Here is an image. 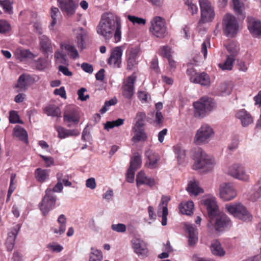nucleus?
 <instances>
[{"instance_id": "412c9836", "label": "nucleus", "mask_w": 261, "mask_h": 261, "mask_svg": "<svg viewBox=\"0 0 261 261\" xmlns=\"http://www.w3.org/2000/svg\"><path fill=\"white\" fill-rule=\"evenodd\" d=\"M145 155L147 158L146 162V166L150 169H155L158 166V162L160 160V156L158 153L152 150H147Z\"/></svg>"}, {"instance_id": "4d7b16f0", "label": "nucleus", "mask_w": 261, "mask_h": 261, "mask_svg": "<svg viewBox=\"0 0 261 261\" xmlns=\"http://www.w3.org/2000/svg\"><path fill=\"white\" fill-rule=\"evenodd\" d=\"M0 5L7 12L11 13L12 7L10 0L0 1Z\"/></svg>"}, {"instance_id": "2eb2a0df", "label": "nucleus", "mask_w": 261, "mask_h": 261, "mask_svg": "<svg viewBox=\"0 0 261 261\" xmlns=\"http://www.w3.org/2000/svg\"><path fill=\"white\" fill-rule=\"evenodd\" d=\"M132 248L134 251L138 255L142 257L147 256L148 249L147 244L143 240L134 238L132 241Z\"/></svg>"}, {"instance_id": "49530a36", "label": "nucleus", "mask_w": 261, "mask_h": 261, "mask_svg": "<svg viewBox=\"0 0 261 261\" xmlns=\"http://www.w3.org/2000/svg\"><path fill=\"white\" fill-rule=\"evenodd\" d=\"M146 118V114L143 112H139L136 114V122L134 126L144 127L145 126L144 121Z\"/></svg>"}, {"instance_id": "c756f323", "label": "nucleus", "mask_w": 261, "mask_h": 261, "mask_svg": "<svg viewBox=\"0 0 261 261\" xmlns=\"http://www.w3.org/2000/svg\"><path fill=\"white\" fill-rule=\"evenodd\" d=\"M210 249L212 253L216 256H223L225 252L221 246V244L217 240H214L211 245Z\"/></svg>"}, {"instance_id": "a18cd8bd", "label": "nucleus", "mask_w": 261, "mask_h": 261, "mask_svg": "<svg viewBox=\"0 0 261 261\" xmlns=\"http://www.w3.org/2000/svg\"><path fill=\"white\" fill-rule=\"evenodd\" d=\"M39 42L41 49L53 48L50 39L45 35H41L39 37Z\"/></svg>"}, {"instance_id": "c85d7f7f", "label": "nucleus", "mask_w": 261, "mask_h": 261, "mask_svg": "<svg viewBox=\"0 0 261 261\" xmlns=\"http://www.w3.org/2000/svg\"><path fill=\"white\" fill-rule=\"evenodd\" d=\"M233 9L239 18L244 19L246 17L245 6L244 3L240 0H232Z\"/></svg>"}, {"instance_id": "9d476101", "label": "nucleus", "mask_w": 261, "mask_h": 261, "mask_svg": "<svg viewBox=\"0 0 261 261\" xmlns=\"http://www.w3.org/2000/svg\"><path fill=\"white\" fill-rule=\"evenodd\" d=\"M212 128L206 124H204L197 130L194 137V142L196 144L207 143L214 135Z\"/></svg>"}, {"instance_id": "e433bc0d", "label": "nucleus", "mask_w": 261, "mask_h": 261, "mask_svg": "<svg viewBox=\"0 0 261 261\" xmlns=\"http://www.w3.org/2000/svg\"><path fill=\"white\" fill-rule=\"evenodd\" d=\"M55 59L56 64H63L65 65H68V61L67 60V54L64 53L63 51V50H57L55 53Z\"/></svg>"}, {"instance_id": "774afa93", "label": "nucleus", "mask_w": 261, "mask_h": 261, "mask_svg": "<svg viewBox=\"0 0 261 261\" xmlns=\"http://www.w3.org/2000/svg\"><path fill=\"white\" fill-rule=\"evenodd\" d=\"M226 49H236L238 47V44L234 40H228L224 44Z\"/></svg>"}, {"instance_id": "bf43d9fd", "label": "nucleus", "mask_w": 261, "mask_h": 261, "mask_svg": "<svg viewBox=\"0 0 261 261\" xmlns=\"http://www.w3.org/2000/svg\"><path fill=\"white\" fill-rule=\"evenodd\" d=\"M61 175H62L60 174H57L56 176L58 182L57 184L55 186L54 188L51 189L53 193H54V192H61L63 190V185L62 183L61 182L60 178Z\"/></svg>"}, {"instance_id": "393cba45", "label": "nucleus", "mask_w": 261, "mask_h": 261, "mask_svg": "<svg viewBox=\"0 0 261 261\" xmlns=\"http://www.w3.org/2000/svg\"><path fill=\"white\" fill-rule=\"evenodd\" d=\"M132 130L135 135L132 138V141L134 142H139L140 141H145L147 139V135L144 127H139L133 126Z\"/></svg>"}, {"instance_id": "f704fd0d", "label": "nucleus", "mask_w": 261, "mask_h": 261, "mask_svg": "<svg viewBox=\"0 0 261 261\" xmlns=\"http://www.w3.org/2000/svg\"><path fill=\"white\" fill-rule=\"evenodd\" d=\"M160 54L164 58L167 59L170 71H174L176 68L177 63L172 58L171 50H161Z\"/></svg>"}, {"instance_id": "79ce46f5", "label": "nucleus", "mask_w": 261, "mask_h": 261, "mask_svg": "<svg viewBox=\"0 0 261 261\" xmlns=\"http://www.w3.org/2000/svg\"><path fill=\"white\" fill-rule=\"evenodd\" d=\"M173 149L174 153L177 155L178 162L182 163L186 156L185 150L179 144L174 146Z\"/></svg>"}, {"instance_id": "b1692460", "label": "nucleus", "mask_w": 261, "mask_h": 261, "mask_svg": "<svg viewBox=\"0 0 261 261\" xmlns=\"http://www.w3.org/2000/svg\"><path fill=\"white\" fill-rule=\"evenodd\" d=\"M19 229L20 226L17 225L16 228H14L11 232L8 233L5 243L8 251H11L14 248L15 239Z\"/></svg>"}, {"instance_id": "69168bd1", "label": "nucleus", "mask_w": 261, "mask_h": 261, "mask_svg": "<svg viewBox=\"0 0 261 261\" xmlns=\"http://www.w3.org/2000/svg\"><path fill=\"white\" fill-rule=\"evenodd\" d=\"M47 248L50 250H51L53 252H61L63 248V247L59 244H48L47 246Z\"/></svg>"}, {"instance_id": "4468645a", "label": "nucleus", "mask_w": 261, "mask_h": 261, "mask_svg": "<svg viewBox=\"0 0 261 261\" xmlns=\"http://www.w3.org/2000/svg\"><path fill=\"white\" fill-rule=\"evenodd\" d=\"M228 173L231 176L243 181H247L249 178V175L246 172L244 167L239 164L231 166L229 168Z\"/></svg>"}, {"instance_id": "e2e57ef3", "label": "nucleus", "mask_w": 261, "mask_h": 261, "mask_svg": "<svg viewBox=\"0 0 261 261\" xmlns=\"http://www.w3.org/2000/svg\"><path fill=\"white\" fill-rule=\"evenodd\" d=\"M57 174L62 175L60 178V181L62 184H64L65 186L70 187L72 185V183L69 181V176L68 175H64L62 172H58Z\"/></svg>"}, {"instance_id": "cd10ccee", "label": "nucleus", "mask_w": 261, "mask_h": 261, "mask_svg": "<svg viewBox=\"0 0 261 261\" xmlns=\"http://www.w3.org/2000/svg\"><path fill=\"white\" fill-rule=\"evenodd\" d=\"M49 173V170L38 168L35 171L34 175L38 182L43 183L48 179Z\"/></svg>"}, {"instance_id": "7ed1b4c3", "label": "nucleus", "mask_w": 261, "mask_h": 261, "mask_svg": "<svg viewBox=\"0 0 261 261\" xmlns=\"http://www.w3.org/2000/svg\"><path fill=\"white\" fill-rule=\"evenodd\" d=\"M208 221V227L212 226L217 231H222L231 225L229 218L225 214L220 212L210 217Z\"/></svg>"}, {"instance_id": "680f3d73", "label": "nucleus", "mask_w": 261, "mask_h": 261, "mask_svg": "<svg viewBox=\"0 0 261 261\" xmlns=\"http://www.w3.org/2000/svg\"><path fill=\"white\" fill-rule=\"evenodd\" d=\"M111 228L117 232H124L126 231V226L121 223H119L117 224H113L111 226Z\"/></svg>"}, {"instance_id": "3c124183", "label": "nucleus", "mask_w": 261, "mask_h": 261, "mask_svg": "<svg viewBox=\"0 0 261 261\" xmlns=\"http://www.w3.org/2000/svg\"><path fill=\"white\" fill-rule=\"evenodd\" d=\"M9 122L11 123H22V121L20 120L18 113L14 110H12L9 112Z\"/></svg>"}, {"instance_id": "6ab92c4d", "label": "nucleus", "mask_w": 261, "mask_h": 261, "mask_svg": "<svg viewBox=\"0 0 261 261\" xmlns=\"http://www.w3.org/2000/svg\"><path fill=\"white\" fill-rule=\"evenodd\" d=\"M201 203L206 207L208 218L220 212L215 198L213 197L206 198L202 200Z\"/></svg>"}, {"instance_id": "4be33fe9", "label": "nucleus", "mask_w": 261, "mask_h": 261, "mask_svg": "<svg viewBox=\"0 0 261 261\" xmlns=\"http://www.w3.org/2000/svg\"><path fill=\"white\" fill-rule=\"evenodd\" d=\"M229 55L227 56L226 61L219 64V67L223 70H231L232 69L233 65L238 54L237 50H228Z\"/></svg>"}, {"instance_id": "5fc2aeb1", "label": "nucleus", "mask_w": 261, "mask_h": 261, "mask_svg": "<svg viewBox=\"0 0 261 261\" xmlns=\"http://www.w3.org/2000/svg\"><path fill=\"white\" fill-rule=\"evenodd\" d=\"M58 132V137L62 139L68 137V129L63 126H58L56 127Z\"/></svg>"}, {"instance_id": "052dcab7", "label": "nucleus", "mask_w": 261, "mask_h": 261, "mask_svg": "<svg viewBox=\"0 0 261 261\" xmlns=\"http://www.w3.org/2000/svg\"><path fill=\"white\" fill-rule=\"evenodd\" d=\"M127 18L134 24H144L146 22L145 19L135 16L128 15Z\"/></svg>"}, {"instance_id": "a878e982", "label": "nucleus", "mask_w": 261, "mask_h": 261, "mask_svg": "<svg viewBox=\"0 0 261 261\" xmlns=\"http://www.w3.org/2000/svg\"><path fill=\"white\" fill-rule=\"evenodd\" d=\"M188 233V244L190 246H194L198 241V232L196 228L191 225H186Z\"/></svg>"}, {"instance_id": "37998d69", "label": "nucleus", "mask_w": 261, "mask_h": 261, "mask_svg": "<svg viewBox=\"0 0 261 261\" xmlns=\"http://www.w3.org/2000/svg\"><path fill=\"white\" fill-rule=\"evenodd\" d=\"M91 252L90 254L89 261H102L103 255L101 251L91 248Z\"/></svg>"}, {"instance_id": "c9c22d12", "label": "nucleus", "mask_w": 261, "mask_h": 261, "mask_svg": "<svg viewBox=\"0 0 261 261\" xmlns=\"http://www.w3.org/2000/svg\"><path fill=\"white\" fill-rule=\"evenodd\" d=\"M194 206L193 202L189 201L186 203H181L179 204V208L182 214L191 215L193 213Z\"/></svg>"}, {"instance_id": "473e14b6", "label": "nucleus", "mask_w": 261, "mask_h": 261, "mask_svg": "<svg viewBox=\"0 0 261 261\" xmlns=\"http://www.w3.org/2000/svg\"><path fill=\"white\" fill-rule=\"evenodd\" d=\"M43 111L48 116L53 117H61V112L60 108L55 105H50L43 108Z\"/></svg>"}, {"instance_id": "0e129e2a", "label": "nucleus", "mask_w": 261, "mask_h": 261, "mask_svg": "<svg viewBox=\"0 0 261 261\" xmlns=\"http://www.w3.org/2000/svg\"><path fill=\"white\" fill-rule=\"evenodd\" d=\"M136 170L128 168L126 174V180L130 183L133 182L134 180L135 172Z\"/></svg>"}, {"instance_id": "f03ea898", "label": "nucleus", "mask_w": 261, "mask_h": 261, "mask_svg": "<svg viewBox=\"0 0 261 261\" xmlns=\"http://www.w3.org/2000/svg\"><path fill=\"white\" fill-rule=\"evenodd\" d=\"M194 156L196 160L193 165L194 169H204L205 171H209L213 168L215 164L214 160L201 148H198L196 150Z\"/></svg>"}, {"instance_id": "a211bd4d", "label": "nucleus", "mask_w": 261, "mask_h": 261, "mask_svg": "<svg viewBox=\"0 0 261 261\" xmlns=\"http://www.w3.org/2000/svg\"><path fill=\"white\" fill-rule=\"evenodd\" d=\"M220 197L224 201H229L237 196V193L233 187L230 184L222 185L220 189Z\"/></svg>"}, {"instance_id": "39448f33", "label": "nucleus", "mask_w": 261, "mask_h": 261, "mask_svg": "<svg viewBox=\"0 0 261 261\" xmlns=\"http://www.w3.org/2000/svg\"><path fill=\"white\" fill-rule=\"evenodd\" d=\"M225 208L228 213L239 219L243 221L251 220L250 214L246 208L240 203L226 204Z\"/></svg>"}, {"instance_id": "13d9d810", "label": "nucleus", "mask_w": 261, "mask_h": 261, "mask_svg": "<svg viewBox=\"0 0 261 261\" xmlns=\"http://www.w3.org/2000/svg\"><path fill=\"white\" fill-rule=\"evenodd\" d=\"M147 178V177L145 176V174L143 172H139L137 174L136 176V182L137 186H139L141 185L144 184Z\"/></svg>"}, {"instance_id": "ddd939ff", "label": "nucleus", "mask_w": 261, "mask_h": 261, "mask_svg": "<svg viewBox=\"0 0 261 261\" xmlns=\"http://www.w3.org/2000/svg\"><path fill=\"white\" fill-rule=\"evenodd\" d=\"M136 77L134 75L128 76L123 82L122 90L123 96L127 99H131L134 94L135 83Z\"/></svg>"}, {"instance_id": "2f4dec72", "label": "nucleus", "mask_w": 261, "mask_h": 261, "mask_svg": "<svg viewBox=\"0 0 261 261\" xmlns=\"http://www.w3.org/2000/svg\"><path fill=\"white\" fill-rule=\"evenodd\" d=\"M14 135L20 141L28 144V136L27 131L22 127L16 126L14 128Z\"/></svg>"}, {"instance_id": "8fccbe9b", "label": "nucleus", "mask_w": 261, "mask_h": 261, "mask_svg": "<svg viewBox=\"0 0 261 261\" xmlns=\"http://www.w3.org/2000/svg\"><path fill=\"white\" fill-rule=\"evenodd\" d=\"M171 197L170 196L163 195L161 198V202L159 206L158 215H159L160 210H164V208L168 210V204L170 200Z\"/></svg>"}, {"instance_id": "ea45409f", "label": "nucleus", "mask_w": 261, "mask_h": 261, "mask_svg": "<svg viewBox=\"0 0 261 261\" xmlns=\"http://www.w3.org/2000/svg\"><path fill=\"white\" fill-rule=\"evenodd\" d=\"M79 30L80 32L78 33L77 37L78 47L80 49H84L86 47L84 45V41L87 37V32L81 27L79 28Z\"/></svg>"}, {"instance_id": "20e7f679", "label": "nucleus", "mask_w": 261, "mask_h": 261, "mask_svg": "<svg viewBox=\"0 0 261 261\" xmlns=\"http://www.w3.org/2000/svg\"><path fill=\"white\" fill-rule=\"evenodd\" d=\"M222 24L224 33L227 37H234L239 32V22L231 14L227 13L224 16Z\"/></svg>"}, {"instance_id": "09e8293b", "label": "nucleus", "mask_w": 261, "mask_h": 261, "mask_svg": "<svg viewBox=\"0 0 261 261\" xmlns=\"http://www.w3.org/2000/svg\"><path fill=\"white\" fill-rule=\"evenodd\" d=\"M11 27L10 23L4 19H0V33L6 34L10 32Z\"/></svg>"}, {"instance_id": "9b49d317", "label": "nucleus", "mask_w": 261, "mask_h": 261, "mask_svg": "<svg viewBox=\"0 0 261 261\" xmlns=\"http://www.w3.org/2000/svg\"><path fill=\"white\" fill-rule=\"evenodd\" d=\"M150 31L158 38H164L167 34L164 19L160 16L155 17L151 21Z\"/></svg>"}, {"instance_id": "dca6fc26", "label": "nucleus", "mask_w": 261, "mask_h": 261, "mask_svg": "<svg viewBox=\"0 0 261 261\" xmlns=\"http://www.w3.org/2000/svg\"><path fill=\"white\" fill-rule=\"evenodd\" d=\"M247 21L251 34L254 37L261 38V21L252 17H248Z\"/></svg>"}, {"instance_id": "7c9ffc66", "label": "nucleus", "mask_w": 261, "mask_h": 261, "mask_svg": "<svg viewBox=\"0 0 261 261\" xmlns=\"http://www.w3.org/2000/svg\"><path fill=\"white\" fill-rule=\"evenodd\" d=\"M15 56L20 61H23L28 59H33L37 56L36 55L30 52V50H15Z\"/></svg>"}, {"instance_id": "603ef678", "label": "nucleus", "mask_w": 261, "mask_h": 261, "mask_svg": "<svg viewBox=\"0 0 261 261\" xmlns=\"http://www.w3.org/2000/svg\"><path fill=\"white\" fill-rule=\"evenodd\" d=\"M117 99L116 97L111 99L109 100L106 101L105 102L104 106L100 110L101 113L103 114L106 112L108 110L110 106H114L117 103Z\"/></svg>"}, {"instance_id": "58836bf2", "label": "nucleus", "mask_w": 261, "mask_h": 261, "mask_svg": "<svg viewBox=\"0 0 261 261\" xmlns=\"http://www.w3.org/2000/svg\"><path fill=\"white\" fill-rule=\"evenodd\" d=\"M187 190L191 194H194L195 195L203 193V189L200 188L195 181H190L187 188Z\"/></svg>"}, {"instance_id": "4c0bfd02", "label": "nucleus", "mask_w": 261, "mask_h": 261, "mask_svg": "<svg viewBox=\"0 0 261 261\" xmlns=\"http://www.w3.org/2000/svg\"><path fill=\"white\" fill-rule=\"evenodd\" d=\"M58 222L60 224L59 229L54 228L52 230L55 233H59L62 234L64 233L66 230V218L64 215L61 214L58 219Z\"/></svg>"}, {"instance_id": "0eeeda50", "label": "nucleus", "mask_w": 261, "mask_h": 261, "mask_svg": "<svg viewBox=\"0 0 261 261\" xmlns=\"http://www.w3.org/2000/svg\"><path fill=\"white\" fill-rule=\"evenodd\" d=\"M187 74L190 77V81L194 84H199L203 86H208L211 81L209 75L205 72H197L193 67H189L186 71Z\"/></svg>"}, {"instance_id": "f257e3e1", "label": "nucleus", "mask_w": 261, "mask_h": 261, "mask_svg": "<svg viewBox=\"0 0 261 261\" xmlns=\"http://www.w3.org/2000/svg\"><path fill=\"white\" fill-rule=\"evenodd\" d=\"M121 24L120 19L117 16L109 14L107 16H102L99 24L97 27V32L106 39H109L114 33L115 42H118L121 39Z\"/></svg>"}, {"instance_id": "72a5a7b5", "label": "nucleus", "mask_w": 261, "mask_h": 261, "mask_svg": "<svg viewBox=\"0 0 261 261\" xmlns=\"http://www.w3.org/2000/svg\"><path fill=\"white\" fill-rule=\"evenodd\" d=\"M232 84L231 82H224L218 88V94L220 95H227L231 93L232 90Z\"/></svg>"}, {"instance_id": "c03bdc74", "label": "nucleus", "mask_w": 261, "mask_h": 261, "mask_svg": "<svg viewBox=\"0 0 261 261\" xmlns=\"http://www.w3.org/2000/svg\"><path fill=\"white\" fill-rule=\"evenodd\" d=\"M61 15L60 12L58 8L53 7L51 8L50 16L52 21L50 27L53 28L57 23L59 17Z\"/></svg>"}, {"instance_id": "423d86ee", "label": "nucleus", "mask_w": 261, "mask_h": 261, "mask_svg": "<svg viewBox=\"0 0 261 261\" xmlns=\"http://www.w3.org/2000/svg\"><path fill=\"white\" fill-rule=\"evenodd\" d=\"M63 117L64 122L68 127L76 125L80 120V115L77 108L72 105L65 108Z\"/></svg>"}, {"instance_id": "338daca9", "label": "nucleus", "mask_w": 261, "mask_h": 261, "mask_svg": "<svg viewBox=\"0 0 261 261\" xmlns=\"http://www.w3.org/2000/svg\"><path fill=\"white\" fill-rule=\"evenodd\" d=\"M40 156L42 159L45 163V166L47 167H49L54 164V160L51 156H46L43 155H40Z\"/></svg>"}, {"instance_id": "f8f14e48", "label": "nucleus", "mask_w": 261, "mask_h": 261, "mask_svg": "<svg viewBox=\"0 0 261 261\" xmlns=\"http://www.w3.org/2000/svg\"><path fill=\"white\" fill-rule=\"evenodd\" d=\"M195 109L194 116L197 118L204 117L206 113L212 110L213 106L207 98H201L198 101L193 103Z\"/></svg>"}, {"instance_id": "6e6d98bb", "label": "nucleus", "mask_w": 261, "mask_h": 261, "mask_svg": "<svg viewBox=\"0 0 261 261\" xmlns=\"http://www.w3.org/2000/svg\"><path fill=\"white\" fill-rule=\"evenodd\" d=\"M254 190L255 192L253 200H256L261 197V178L258 181L257 184L255 185Z\"/></svg>"}, {"instance_id": "aec40b11", "label": "nucleus", "mask_w": 261, "mask_h": 261, "mask_svg": "<svg viewBox=\"0 0 261 261\" xmlns=\"http://www.w3.org/2000/svg\"><path fill=\"white\" fill-rule=\"evenodd\" d=\"M34 82L31 76L28 74H22L18 78L15 88H17V92L25 91L29 85Z\"/></svg>"}, {"instance_id": "1a4fd4ad", "label": "nucleus", "mask_w": 261, "mask_h": 261, "mask_svg": "<svg viewBox=\"0 0 261 261\" xmlns=\"http://www.w3.org/2000/svg\"><path fill=\"white\" fill-rule=\"evenodd\" d=\"M56 201V196L53 193L51 189H47L45 192V195L39 204L40 210L44 216H46L55 207Z\"/></svg>"}, {"instance_id": "6e6552de", "label": "nucleus", "mask_w": 261, "mask_h": 261, "mask_svg": "<svg viewBox=\"0 0 261 261\" xmlns=\"http://www.w3.org/2000/svg\"><path fill=\"white\" fill-rule=\"evenodd\" d=\"M199 3L201 10V18L198 23L211 22L215 15L211 3L208 0H199Z\"/></svg>"}, {"instance_id": "5701e85b", "label": "nucleus", "mask_w": 261, "mask_h": 261, "mask_svg": "<svg viewBox=\"0 0 261 261\" xmlns=\"http://www.w3.org/2000/svg\"><path fill=\"white\" fill-rule=\"evenodd\" d=\"M236 117L240 120L244 127L248 126L253 122V118L251 114L244 109L238 110L236 113Z\"/></svg>"}, {"instance_id": "de8ad7c7", "label": "nucleus", "mask_w": 261, "mask_h": 261, "mask_svg": "<svg viewBox=\"0 0 261 261\" xmlns=\"http://www.w3.org/2000/svg\"><path fill=\"white\" fill-rule=\"evenodd\" d=\"M124 123V119L119 118L112 121H108L105 125V129L109 130L114 127H118L122 125Z\"/></svg>"}, {"instance_id": "bb28decb", "label": "nucleus", "mask_w": 261, "mask_h": 261, "mask_svg": "<svg viewBox=\"0 0 261 261\" xmlns=\"http://www.w3.org/2000/svg\"><path fill=\"white\" fill-rule=\"evenodd\" d=\"M122 50H113L108 60V64L113 65L114 67H119L121 63Z\"/></svg>"}, {"instance_id": "a19ab883", "label": "nucleus", "mask_w": 261, "mask_h": 261, "mask_svg": "<svg viewBox=\"0 0 261 261\" xmlns=\"http://www.w3.org/2000/svg\"><path fill=\"white\" fill-rule=\"evenodd\" d=\"M141 157L139 153H136L134 156L132 158L129 168L137 170L141 165Z\"/></svg>"}, {"instance_id": "f3484780", "label": "nucleus", "mask_w": 261, "mask_h": 261, "mask_svg": "<svg viewBox=\"0 0 261 261\" xmlns=\"http://www.w3.org/2000/svg\"><path fill=\"white\" fill-rule=\"evenodd\" d=\"M58 2L61 11L68 16H72L75 13L77 5L73 0H58Z\"/></svg>"}, {"instance_id": "864d4df0", "label": "nucleus", "mask_w": 261, "mask_h": 261, "mask_svg": "<svg viewBox=\"0 0 261 261\" xmlns=\"http://www.w3.org/2000/svg\"><path fill=\"white\" fill-rule=\"evenodd\" d=\"M185 4L188 7V9L192 14L193 15L197 13L198 7L193 3V0H186L185 2Z\"/></svg>"}]
</instances>
